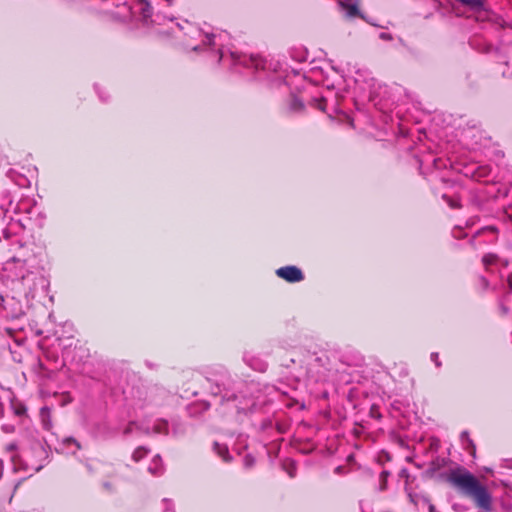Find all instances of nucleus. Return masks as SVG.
<instances>
[{
  "instance_id": "obj_21",
  "label": "nucleus",
  "mask_w": 512,
  "mask_h": 512,
  "mask_svg": "<svg viewBox=\"0 0 512 512\" xmlns=\"http://www.w3.org/2000/svg\"><path fill=\"white\" fill-rule=\"evenodd\" d=\"M245 465L250 467L253 465V459L249 458V457H246L245 458Z\"/></svg>"
},
{
  "instance_id": "obj_14",
  "label": "nucleus",
  "mask_w": 512,
  "mask_h": 512,
  "mask_svg": "<svg viewBox=\"0 0 512 512\" xmlns=\"http://www.w3.org/2000/svg\"><path fill=\"white\" fill-rule=\"evenodd\" d=\"M161 511L162 512H174V505L172 500L168 498H164L161 501Z\"/></svg>"
},
{
  "instance_id": "obj_13",
  "label": "nucleus",
  "mask_w": 512,
  "mask_h": 512,
  "mask_svg": "<svg viewBox=\"0 0 512 512\" xmlns=\"http://www.w3.org/2000/svg\"><path fill=\"white\" fill-rule=\"evenodd\" d=\"M148 453V450L145 448V447H138L137 449H135V451L133 452V455H132V458L135 462H138L140 461L143 457L146 456V454Z\"/></svg>"
},
{
  "instance_id": "obj_7",
  "label": "nucleus",
  "mask_w": 512,
  "mask_h": 512,
  "mask_svg": "<svg viewBox=\"0 0 512 512\" xmlns=\"http://www.w3.org/2000/svg\"><path fill=\"white\" fill-rule=\"evenodd\" d=\"M192 33L197 35L201 41L203 42L204 45H215V38L216 37H221V35H218L216 36L215 34H210V33H207V32H202L201 30L197 29V28H193L192 29Z\"/></svg>"
},
{
  "instance_id": "obj_28",
  "label": "nucleus",
  "mask_w": 512,
  "mask_h": 512,
  "mask_svg": "<svg viewBox=\"0 0 512 512\" xmlns=\"http://www.w3.org/2000/svg\"><path fill=\"white\" fill-rule=\"evenodd\" d=\"M230 399H235V395H232L231 397H227V401H229Z\"/></svg>"
},
{
  "instance_id": "obj_11",
  "label": "nucleus",
  "mask_w": 512,
  "mask_h": 512,
  "mask_svg": "<svg viewBox=\"0 0 512 512\" xmlns=\"http://www.w3.org/2000/svg\"><path fill=\"white\" fill-rule=\"evenodd\" d=\"M248 61H249V65L254 66L255 69H262V68H264V61L260 57H258V56H251ZM242 62L245 65H248L246 60H243Z\"/></svg>"
},
{
  "instance_id": "obj_6",
  "label": "nucleus",
  "mask_w": 512,
  "mask_h": 512,
  "mask_svg": "<svg viewBox=\"0 0 512 512\" xmlns=\"http://www.w3.org/2000/svg\"><path fill=\"white\" fill-rule=\"evenodd\" d=\"M136 9L142 15V19L145 23H148L149 18L152 15V7L147 0H137Z\"/></svg>"
},
{
  "instance_id": "obj_15",
  "label": "nucleus",
  "mask_w": 512,
  "mask_h": 512,
  "mask_svg": "<svg viewBox=\"0 0 512 512\" xmlns=\"http://www.w3.org/2000/svg\"><path fill=\"white\" fill-rule=\"evenodd\" d=\"M496 261V256L494 254H486L483 259H482V262L483 264L488 267L489 265H492L494 264Z\"/></svg>"
},
{
  "instance_id": "obj_25",
  "label": "nucleus",
  "mask_w": 512,
  "mask_h": 512,
  "mask_svg": "<svg viewBox=\"0 0 512 512\" xmlns=\"http://www.w3.org/2000/svg\"><path fill=\"white\" fill-rule=\"evenodd\" d=\"M265 367V364H261L257 369L263 371L265 370Z\"/></svg>"
},
{
  "instance_id": "obj_29",
  "label": "nucleus",
  "mask_w": 512,
  "mask_h": 512,
  "mask_svg": "<svg viewBox=\"0 0 512 512\" xmlns=\"http://www.w3.org/2000/svg\"><path fill=\"white\" fill-rule=\"evenodd\" d=\"M222 56H223V52L220 50L219 60L222 58Z\"/></svg>"
},
{
  "instance_id": "obj_1",
  "label": "nucleus",
  "mask_w": 512,
  "mask_h": 512,
  "mask_svg": "<svg viewBox=\"0 0 512 512\" xmlns=\"http://www.w3.org/2000/svg\"><path fill=\"white\" fill-rule=\"evenodd\" d=\"M447 479L462 494L471 498L477 508L485 512L492 511L493 498L491 493L471 472L458 467L449 472Z\"/></svg>"
},
{
  "instance_id": "obj_26",
  "label": "nucleus",
  "mask_w": 512,
  "mask_h": 512,
  "mask_svg": "<svg viewBox=\"0 0 512 512\" xmlns=\"http://www.w3.org/2000/svg\"><path fill=\"white\" fill-rule=\"evenodd\" d=\"M191 48L195 51H197L199 49V46L198 45H195V46H191Z\"/></svg>"
},
{
  "instance_id": "obj_20",
  "label": "nucleus",
  "mask_w": 512,
  "mask_h": 512,
  "mask_svg": "<svg viewBox=\"0 0 512 512\" xmlns=\"http://www.w3.org/2000/svg\"><path fill=\"white\" fill-rule=\"evenodd\" d=\"M316 103H317V108H319L320 110H323V111L325 110L323 100H317Z\"/></svg>"
},
{
  "instance_id": "obj_27",
  "label": "nucleus",
  "mask_w": 512,
  "mask_h": 512,
  "mask_svg": "<svg viewBox=\"0 0 512 512\" xmlns=\"http://www.w3.org/2000/svg\"><path fill=\"white\" fill-rule=\"evenodd\" d=\"M124 10H126L127 12H130V7L124 5Z\"/></svg>"
},
{
  "instance_id": "obj_8",
  "label": "nucleus",
  "mask_w": 512,
  "mask_h": 512,
  "mask_svg": "<svg viewBox=\"0 0 512 512\" xmlns=\"http://www.w3.org/2000/svg\"><path fill=\"white\" fill-rule=\"evenodd\" d=\"M461 441L464 449L468 450L472 457H475L476 447L472 439H470L467 431L461 433Z\"/></svg>"
},
{
  "instance_id": "obj_19",
  "label": "nucleus",
  "mask_w": 512,
  "mask_h": 512,
  "mask_svg": "<svg viewBox=\"0 0 512 512\" xmlns=\"http://www.w3.org/2000/svg\"><path fill=\"white\" fill-rule=\"evenodd\" d=\"M380 38L383 39V40H392V36L390 34H388V33H385V32L380 34Z\"/></svg>"
},
{
  "instance_id": "obj_22",
  "label": "nucleus",
  "mask_w": 512,
  "mask_h": 512,
  "mask_svg": "<svg viewBox=\"0 0 512 512\" xmlns=\"http://www.w3.org/2000/svg\"><path fill=\"white\" fill-rule=\"evenodd\" d=\"M429 512H437V510L433 504H429Z\"/></svg>"
},
{
  "instance_id": "obj_16",
  "label": "nucleus",
  "mask_w": 512,
  "mask_h": 512,
  "mask_svg": "<svg viewBox=\"0 0 512 512\" xmlns=\"http://www.w3.org/2000/svg\"><path fill=\"white\" fill-rule=\"evenodd\" d=\"M303 103L297 99V98H293L292 101H291V109L294 110V111H300L302 108H303Z\"/></svg>"
},
{
  "instance_id": "obj_2",
  "label": "nucleus",
  "mask_w": 512,
  "mask_h": 512,
  "mask_svg": "<svg viewBox=\"0 0 512 512\" xmlns=\"http://www.w3.org/2000/svg\"><path fill=\"white\" fill-rule=\"evenodd\" d=\"M24 469L28 472H38L47 458V451L40 441H34L30 447L23 448L19 455Z\"/></svg>"
},
{
  "instance_id": "obj_3",
  "label": "nucleus",
  "mask_w": 512,
  "mask_h": 512,
  "mask_svg": "<svg viewBox=\"0 0 512 512\" xmlns=\"http://www.w3.org/2000/svg\"><path fill=\"white\" fill-rule=\"evenodd\" d=\"M278 277L290 283L300 282L304 279L302 271L296 266H285L276 270Z\"/></svg>"
},
{
  "instance_id": "obj_5",
  "label": "nucleus",
  "mask_w": 512,
  "mask_h": 512,
  "mask_svg": "<svg viewBox=\"0 0 512 512\" xmlns=\"http://www.w3.org/2000/svg\"><path fill=\"white\" fill-rule=\"evenodd\" d=\"M133 426H136L138 429H141L143 432L149 434L151 432L155 433H163L167 431V424L166 423H160L158 425H155L153 429H150L149 427H139L136 425V423L132 422L128 425V427L124 430L125 434H129L133 430Z\"/></svg>"
},
{
  "instance_id": "obj_17",
  "label": "nucleus",
  "mask_w": 512,
  "mask_h": 512,
  "mask_svg": "<svg viewBox=\"0 0 512 512\" xmlns=\"http://www.w3.org/2000/svg\"><path fill=\"white\" fill-rule=\"evenodd\" d=\"M431 360L435 363L437 367L441 366V362L439 361V355L438 353L434 352L431 354Z\"/></svg>"
},
{
  "instance_id": "obj_9",
  "label": "nucleus",
  "mask_w": 512,
  "mask_h": 512,
  "mask_svg": "<svg viewBox=\"0 0 512 512\" xmlns=\"http://www.w3.org/2000/svg\"><path fill=\"white\" fill-rule=\"evenodd\" d=\"M148 470L153 475H159L163 471L162 460L159 456L153 458Z\"/></svg>"
},
{
  "instance_id": "obj_23",
  "label": "nucleus",
  "mask_w": 512,
  "mask_h": 512,
  "mask_svg": "<svg viewBox=\"0 0 512 512\" xmlns=\"http://www.w3.org/2000/svg\"><path fill=\"white\" fill-rule=\"evenodd\" d=\"M506 467L507 468H512V459L511 460H506Z\"/></svg>"
},
{
  "instance_id": "obj_24",
  "label": "nucleus",
  "mask_w": 512,
  "mask_h": 512,
  "mask_svg": "<svg viewBox=\"0 0 512 512\" xmlns=\"http://www.w3.org/2000/svg\"><path fill=\"white\" fill-rule=\"evenodd\" d=\"M508 284H509L510 289L512 290V275H510L508 277Z\"/></svg>"
},
{
  "instance_id": "obj_12",
  "label": "nucleus",
  "mask_w": 512,
  "mask_h": 512,
  "mask_svg": "<svg viewBox=\"0 0 512 512\" xmlns=\"http://www.w3.org/2000/svg\"><path fill=\"white\" fill-rule=\"evenodd\" d=\"M214 448H215V451L218 453V455L220 457H222V459L224 461H228L229 460V453H228V449H227L226 446H223V445H220L218 443H215Z\"/></svg>"
},
{
  "instance_id": "obj_18",
  "label": "nucleus",
  "mask_w": 512,
  "mask_h": 512,
  "mask_svg": "<svg viewBox=\"0 0 512 512\" xmlns=\"http://www.w3.org/2000/svg\"><path fill=\"white\" fill-rule=\"evenodd\" d=\"M17 449V446L15 443H10L6 446V450L8 452H14Z\"/></svg>"
},
{
  "instance_id": "obj_10",
  "label": "nucleus",
  "mask_w": 512,
  "mask_h": 512,
  "mask_svg": "<svg viewBox=\"0 0 512 512\" xmlns=\"http://www.w3.org/2000/svg\"><path fill=\"white\" fill-rule=\"evenodd\" d=\"M42 425L46 430H50L52 427L51 419H50V409L48 407H43L40 411Z\"/></svg>"
},
{
  "instance_id": "obj_4",
  "label": "nucleus",
  "mask_w": 512,
  "mask_h": 512,
  "mask_svg": "<svg viewBox=\"0 0 512 512\" xmlns=\"http://www.w3.org/2000/svg\"><path fill=\"white\" fill-rule=\"evenodd\" d=\"M360 0H341L340 6L345 10L347 17H356L360 16V12L358 9Z\"/></svg>"
}]
</instances>
